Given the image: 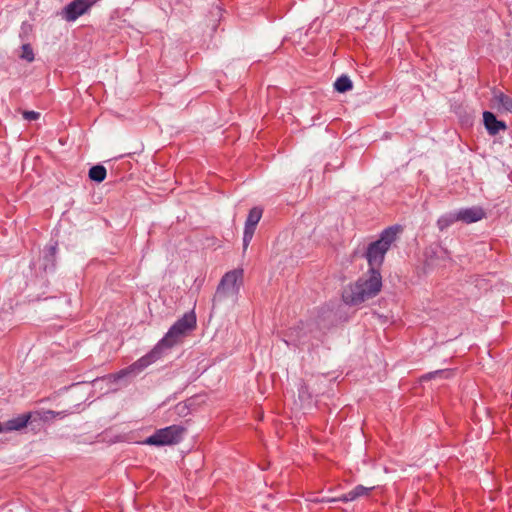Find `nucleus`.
<instances>
[{"instance_id": "nucleus-7", "label": "nucleus", "mask_w": 512, "mask_h": 512, "mask_svg": "<svg viewBox=\"0 0 512 512\" xmlns=\"http://www.w3.org/2000/svg\"><path fill=\"white\" fill-rule=\"evenodd\" d=\"M263 210L259 207H253L247 216L245 221V227L243 232V251L245 252L253 238L256 230V226L262 217Z\"/></svg>"}, {"instance_id": "nucleus-13", "label": "nucleus", "mask_w": 512, "mask_h": 512, "mask_svg": "<svg viewBox=\"0 0 512 512\" xmlns=\"http://www.w3.org/2000/svg\"><path fill=\"white\" fill-rule=\"evenodd\" d=\"M458 221V211H450L441 215L436 224L440 231H444Z\"/></svg>"}, {"instance_id": "nucleus-18", "label": "nucleus", "mask_w": 512, "mask_h": 512, "mask_svg": "<svg viewBox=\"0 0 512 512\" xmlns=\"http://www.w3.org/2000/svg\"><path fill=\"white\" fill-rule=\"evenodd\" d=\"M21 49H22V53L20 55V58L26 60L27 62H33L35 59V55H34L31 45L23 44Z\"/></svg>"}, {"instance_id": "nucleus-14", "label": "nucleus", "mask_w": 512, "mask_h": 512, "mask_svg": "<svg viewBox=\"0 0 512 512\" xmlns=\"http://www.w3.org/2000/svg\"><path fill=\"white\" fill-rule=\"evenodd\" d=\"M493 99L504 111H512V97L504 94L500 90H494Z\"/></svg>"}, {"instance_id": "nucleus-19", "label": "nucleus", "mask_w": 512, "mask_h": 512, "mask_svg": "<svg viewBox=\"0 0 512 512\" xmlns=\"http://www.w3.org/2000/svg\"><path fill=\"white\" fill-rule=\"evenodd\" d=\"M23 117L28 121H33L37 120L40 117V113L36 111H24Z\"/></svg>"}, {"instance_id": "nucleus-15", "label": "nucleus", "mask_w": 512, "mask_h": 512, "mask_svg": "<svg viewBox=\"0 0 512 512\" xmlns=\"http://www.w3.org/2000/svg\"><path fill=\"white\" fill-rule=\"evenodd\" d=\"M88 175L92 181L101 183L105 180L107 171L103 165L98 164L90 168Z\"/></svg>"}, {"instance_id": "nucleus-6", "label": "nucleus", "mask_w": 512, "mask_h": 512, "mask_svg": "<svg viewBox=\"0 0 512 512\" xmlns=\"http://www.w3.org/2000/svg\"><path fill=\"white\" fill-rule=\"evenodd\" d=\"M100 0H73L61 11L62 19L67 22H74L80 16L88 13L90 9Z\"/></svg>"}, {"instance_id": "nucleus-4", "label": "nucleus", "mask_w": 512, "mask_h": 512, "mask_svg": "<svg viewBox=\"0 0 512 512\" xmlns=\"http://www.w3.org/2000/svg\"><path fill=\"white\" fill-rule=\"evenodd\" d=\"M243 285V270L234 269L226 272L215 291L212 302L213 305L221 304L227 299L233 302L237 300L240 288Z\"/></svg>"}, {"instance_id": "nucleus-11", "label": "nucleus", "mask_w": 512, "mask_h": 512, "mask_svg": "<svg viewBox=\"0 0 512 512\" xmlns=\"http://www.w3.org/2000/svg\"><path fill=\"white\" fill-rule=\"evenodd\" d=\"M483 120L485 128L490 135L494 136L498 134L499 131L506 129L505 122L498 120L496 116L490 111H485L483 113Z\"/></svg>"}, {"instance_id": "nucleus-12", "label": "nucleus", "mask_w": 512, "mask_h": 512, "mask_svg": "<svg viewBox=\"0 0 512 512\" xmlns=\"http://www.w3.org/2000/svg\"><path fill=\"white\" fill-rule=\"evenodd\" d=\"M374 487H365L361 484L355 486L351 491L339 496L338 500H341L343 503L354 501L360 497L368 496L370 491L373 490Z\"/></svg>"}, {"instance_id": "nucleus-16", "label": "nucleus", "mask_w": 512, "mask_h": 512, "mask_svg": "<svg viewBox=\"0 0 512 512\" xmlns=\"http://www.w3.org/2000/svg\"><path fill=\"white\" fill-rule=\"evenodd\" d=\"M352 87L353 83L347 75H341L334 82V89L340 93L347 92L351 90Z\"/></svg>"}, {"instance_id": "nucleus-21", "label": "nucleus", "mask_w": 512, "mask_h": 512, "mask_svg": "<svg viewBox=\"0 0 512 512\" xmlns=\"http://www.w3.org/2000/svg\"><path fill=\"white\" fill-rule=\"evenodd\" d=\"M55 254H56V246L49 247L47 255H49L50 257L53 258L55 256Z\"/></svg>"}, {"instance_id": "nucleus-10", "label": "nucleus", "mask_w": 512, "mask_h": 512, "mask_svg": "<svg viewBox=\"0 0 512 512\" xmlns=\"http://www.w3.org/2000/svg\"><path fill=\"white\" fill-rule=\"evenodd\" d=\"M305 331L304 324L301 322L300 325L295 327H290L286 333L287 339H285V343L290 346L298 347L301 344L305 343Z\"/></svg>"}, {"instance_id": "nucleus-2", "label": "nucleus", "mask_w": 512, "mask_h": 512, "mask_svg": "<svg viewBox=\"0 0 512 512\" xmlns=\"http://www.w3.org/2000/svg\"><path fill=\"white\" fill-rule=\"evenodd\" d=\"M382 276L379 270L368 269L367 273L343 291V301L352 306L374 298L381 291Z\"/></svg>"}, {"instance_id": "nucleus-9", "label": "nucleus", "mask_w": 512, "mask_h": 512, "mask_svg": "<svg viewBox=\"0 0 512 512\" xmlns=\"http://www.w3.org/2000/svg\"><path fill=\"white\" fill-rule=\"evenodd\" d=\"M31 418L30 413L18 415L15 418L9 419L4 424L0 422L1 433L10 431H19L27 426Z\"/></svg>"}, {"instance_id": "nucleus-8", "label": "nucleus", "mask_w": 512, "mask_h": 512, "mask_svg": "<svg viewBox=\"0 0 512 512\" xmlns=\"http://www.w3.org/2000/svg\"><path fill=\"white\" fill-rule=\"evenodd\" d=\"M459 221L471 224L482 220L485 217V212L481 207H469L457 210Z\"/></svg>"}, {"instance_id": "nucleus-17", "label": "nucleus", "mask_w": 512, "mask_h": 512, "mask_svg": "<svg viewBox=\"0 0 512 512\" xmlns=\"http://www.w3.org/2000/svg\"><path fill=\"white\" fill-rule=\"evenodd\" d=\"M452 374L453 372L448 369L436 370L423 375L422 380H431L436 377L449 378Z\"/></svg>"}, {"instance_id": "nucleus-3", "label": "nucleus", "mask_w": 512, "mask_h": 512, "mask_svg": "<svg viewBox=\"0 0 512 512\" xmlns=\"http://www.w3.org/2000/svg\"><path fill=\"white\" fill-rule=\"evenodd\" d=\"M397 225L384 229L376 241L371 242L365 251L364 257L367 260L369 269L379 270L384 262L385 255L391 245L396 241L400 232Z\"/></svg>"}, {"instance_id": "nucleus-5", "label": "nucleus", "mask_w": 512, "mask_h": 512, "mask_svg": "<svg viewBox=\"0 0 512 512\" xmlns=\"http://www.w3.org/2000/svg\"><path fill=\"white\" fill-rule=\"evenodd\" d=\"M185 432L181 425H171L155 431L154 434L146 438L145 444L154 446L173 445L179 443Z\"/></svg>"}, {"instance_id": "nucleus-20", "label": "nucleus", "mask_w": 512, "mask_h": 512, "mask_svg": "<svg viewBox=\"0 0 512 512\" xmlns=\"http://www.w3.org/2000/svg\"><path fill=\"white\" fill-rule=\"evenodd\" d=\"M339 497H323L321 499H317L315 500L316 502H320V503H332V502H341V500H338Z\"/></svg>"}, {"instance_id": "nucleus-1", "label": "nucleus", "mask_w": 512, "mask_h": 512, "mask_svg": "<svg viewBox=\"0 0 512 512\" xmlns=\"http://www.w3.org/2000/svg\"><path fill=\"white\" fill-rule=\"evenodd\" d=\"M196 326V316L193 312L185 313L178 319L164 335L162 339L144 356L130 364L128 367L109 375L113 381H119L126 377H135L147 367L161 359L164 353L176 345L180 339L193 330Z\"/></svg>"}, {"instance_id": "nucleus-22", "label": "nucleus", "mask_w": 512, "mask_h": 512, "mask_svg": "<svg viewBox=\"0 0 512 512\" xmlns=\"http://www.w3.org/2000/svg\"><path fill=\"white\" fill-rule=\"evenodd\" d=\"M176 409H177V411L180 413V412H182L183 410H185V409H186V406H185V405L178 404V405H176Z\"/></svg>"}]
</instances>
